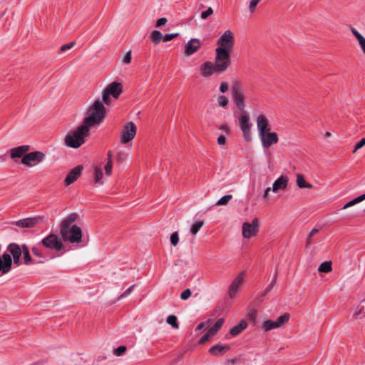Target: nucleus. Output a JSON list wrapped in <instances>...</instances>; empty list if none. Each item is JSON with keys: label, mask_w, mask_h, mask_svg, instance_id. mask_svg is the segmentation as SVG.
I'll return each mask as SVG.
<instances>
[{"label": "nucleus", "mask_w": 365, "mask_h": 365, "mask_svg": "<svg viewBox=\"0 0 365 365\" xmlns=\"http://www.w3.org/2000/svg\"><path fill=\"white\" fill-rule=\"evenodd\" d=\"M126 349L125 346H120L115 349L114 353L116 356H121L125 352Z\"/></svg>", "instance_id": "48"}, {"label": "nucleus", "mask_w": 365, "mask_h": 365, "mask_svg": "<svg viewBox=\"0 0 365 365\" xmlns=\"http://www.w3.org/2000/svg\"><path fill=\"white\" fill-rule=\"evenodd\" d=\"M228 83L227 82H222L220 87V91L221 93H225L228 90Z\"/></svg>", "instance_id": "54"}, {"label": "nucleus", "mask_w": 365, "mask_h": 365, "mask_svg": "<svg viewBox=\"0 0 365 365\" xmlns=\"http://www.w3.org/2000/svg\"><path fill=\"white\" fill-rule=\"evenodd\" d=\"M219 128L224 131L225 133H228L230 132V128L227 124H222L221 125Z\"/></svg>", "instance_id": "59"}, {"label": "nucleus", "mask_w": 365, "mask_h": 365, "mask_svg": "<svg viewBox=\"0 0 365 365\" xmlns=\"http://www.w3.org/2000/svg\"><path fill=\"white\" fill-rule=\"evenodd\" d=\"M217 102L219 106L225 107L228 104L229 100L227 97L225 96H220L217 98Z\"/></svg>", "instance_id": "42"}, {"label": "nucleus", "mask_w": 365, "mask_h": 365, "mask_svg": "<svg viewBox=\"0 0 365 365\" xmlns=\"http://www.w3.org/2000/svg\"><path fill=\"white\" fill-rule=\"evenodd\" d=\"M259 137L261 140L262 145L264 148H267L278 142V136L277 133L270 132V130L259 135Z\"/></svg>", "instance_id": "15"}, {"label": "nucleus", "mask_w": 365, "mask_h": 365, "mask_svg": "<svg viewBox=\"0 0 365 365\" xmlns=\"http://www.w3.org/2000/svg\"><path fill=\"white\" fill-rule=\"evenodd\" d=\"M205 327V323L202 322L200 323L196 328V331L201 330Z\"/></svg>", "instance_id": "62"}, {"label": "nucleus", "mask_w": 365, "mask_h": 365, "mask_svg": "<svg viewBox=\"0 0 365 365\" xmlns=\"http://www.w3.org/2000/svg\"><path fill=\"white\" fill-rule=\"evenodd\" d=\"M74 44H75V42H71V43H69L64 44V45L61 46V51L62 52H65V51L71 49V48H73Z\"/></svg>", "instance_id": "51"}, {"label": "nucleus", "mask_w": 365, "mask_h": 365, "mask_svg": "<svg viewBox=\"0 0 365 365\" xmlns=\"http://www.w3.org/2000/svg\"><path fill=\"white\" fill-rule=\"evenodd\" d=\"M168 324L172 325L174 328H178L177 317L175 315H169L166 319Z\"/></svg>", "instance_id": "39"}, {"label": "nucleus", "mask_w": 365, "mask_h": 365, "mask_svg": "<svg viewBox=\"0 0 365 365\" xmlns=\"http://www.w3.org/2000/svg\"><path fill=\"white\" fill-rule=\"evenodd\" d=\"M272 190L271 187H267L264 194H263V198H267L268 195H269V192H270V190Z\"/></svg>", "instance_id": "61"}, {"label": "nucleus", "mask_w": 365, "mask_h": 365, "mask_svg": "<svg viewBox=\"0 0 365 365\" xmlns=\"http://www.w3.org/2000/svg\"><path fill=\"white\" fill-rule=\"evenodd\" d=\"M7 251L12 255L14 263L19 266L20 264V259L23 252V245L20 247L16 243H10L7 247Z\"/></svg>", "instance_id": "16"}, {"label": "nucleus", "mask_w": 365, "mask_h": 365, "mask_svg": "<svg viewBox=\"0 0 365 365\" xmlns=\"http://www.w3.org/2000/svg\"><path fill=\"white\" fill-rule=\"evenodd\" d=\"M331 264H332L331 261L324 262L319 265L318 271L319 272L328 273L332 269Z\"/></svg>", "instance_id": "33"}, {"label": "nucleus", "mask_w": 365, "mask_h": 365, "mask_svg": "<svg viewBox=\"0 0 365 365\" xmlns=\"http://www.w3.org/2000/svg\"><path fill=\"white\" fill-rule=\"evenodd\" d=\"M232 198V195H226L221 197L215 204L217 206L226 205L229 201Z\"/></svg>", "instance_id": "37"}, {"label": "nucleus", "mask_w": 365, "mask_h": 365, "mask_svg": "<svg viewBox=\"0 0 365 365\" xmlns=\"http://www.w3.org/2000/svg\"><path fill=\"white\" fill-rule=\"evenodd\" d=\"M89 129L90 127L83 123L75 130L70 132L65 136V145L70 148H78L85 143L84 138L89 135Z\"/></svg>", "instance_id": "2"}, {"label": "nucleus", "mask_w": 365, "mask_h": 365, "mask_svg": "<svg viewBox=\"0 0 365 365\" xmlns=\"http://www.w3.org/2000/svg\"><path fill=\"white\" fill-rule=\"evenodd\" d=\"M234 43V34L231 31L227 30L217 40V44L219 46L217 48H222L230 53L232 51Z\"/></svg>", "instance_id": "6"}, {"label": "nucleus", "mask_w": 365, "mask_h": 365, "mask_svg": "<svg viewBox=\"0 0 365 365\" xmlns=\"http://www.w3.org/2000/svg\"><path fill=\"white\" fill-rule=\"evenodd\" d=\"M88 116L85 118L83 123L88 127L100 124L106 115V108L101 101L96 100L87 111Z\"/></svg>", "instance_id": "3"}, {"label": "nucleus", "mask_w": 365, "mask_h": 365, "mask_svg": "<svg viewBox=\"0 0 365 365\" xmlns=\"http://www.w3.org/2000/svg\"><path fill=\"white\" fill-rule=\"evenodd\" d=\"M257 127L259 135H262L263 133H265V132L270 130L269 121L264 115L261 114L258 115L257 118Z\"/></svg>", "instance_id": "21"}, {"label": "nucleus", "mask_w": 365, "mask_h": 365, "mask_svg": "<svg viewBox=\"0 0 365 365\" xmlns=\"http://www.w3.org/2000/svg\"><path fill=\"white\" fill-rule=\"evenodd\" d=\"M41 244L46 248L60 251L63 248V244L55 234H50L41 240Z\"/></svg>", "instance_id": "11"}, {"label": "nucleus", "mask_w": 365, "mask_h": 365, "mask_svg": "<svg viewBox=\"0 0 365 365\" xmlns=\"http://www.w3.org/2000/svg\"><path fill=\"white\" fill-rule=\"evenodd\" d=\"M213 14V9L211 7H209L206 11H203L201 14V18L202 19H206L208 16Z\"/></svg>", "instance_id": "49"}, {"label": "nucleus", "mask_w": 365, "mask_h": 365, "mask_svg": "<svg viewBox=\"0 0 365 365\" xmlns=\"http://www.w3.org/2000/svg\"><path fill=\"white\" fill-rule=\"evenodd\" d=\"M212 336L209 335V332L207 331V333L200 339L199 343L200 344H204L205 341H207L210 337Z\"/></svg>", "instance_id": "56"}, {"label": "nucleus", "mask_w": 365, "mask_h": 365, "mask_svg": "<svg viewBox=\"0 0 365 365\" xmlns=\"http://www.w3.org/2000/svg\"><path fill=\"white\" fill-rule=\"evenodd\" d=\"M170 242H171V244L173 246H177V245L179 242V236H178V232H173L171 235V236H170Z\"/></svg>", "instance_id": "43"}, {"label": "nucleus", "mask_w": 365, "mask_h": 365, "mask_svg": "<svg viewBox=\"0 0 365 365\" xmlns=\"http://www.w3.org/2000/svg\"><path fill=\"white\" fill-rule=\"evenodd\" d=\"M297 185L299 188H312V185L307 182L302 174L297 175Z\"/></svg>", "instance_id": "30"}, {"label": "nucleus", "mask_w": 365, "mask_h": 365, "mask_svg": "<svg viewBox=\"0 0 365 365\" xmlns=\"http://www.w3.org/2000/svg\"><path fill=\"white\" fill-rule=\"evenodd\" d=\"M288 180L287 176L281 175L274 182L272 190L274 192H277L279 190H284L287 187Z\"/></svg>", "instance_id": "23"}, {"label": "nucleus", "mask_w": 365, "mask_h": 365, "mask_svg": "<svg viewBox=\"0 0 365 365\" xmlns=\"http://www.w3.org/2000/svg\"><path fill=\"white\" fill-rule=\"evenodd\" d=\"M319 232V230L318 229H313L310 232L309 234L307 236V240H306V247H309V245L312 243V239L313 237Z\"/></svg>", "instance_id": "38"}, {"label": "nucleus", "mask_w": 365, "mask_h": 365, "mask_svg": "<svg viewBox=\"0 0 365 365\" xmlns=\"http://www.w3.org/2000/svg\"><path fill=\"white\" fill-rule=\"evenodd\" d=\"M204 223L202 221H197L196 222H195L192 227H191V229H190V232L192 235H196L199 230H200V228L203 226Z\"/></svg>", "instance_id": "36"}, {"label": "nucleus", "mask_w": 365, "mask_h": 365, "mask_svg": "<svg viewBox=\"0 0 365 365\" xmlns=\"http://www.w3.org/2000/svg\"><path fill=\"white\" fill-rule=\"evenodd\" d=\"M277 276V272L275 273V274L274 276V279H272V282H271V284H272L273 285H275V284H276Z\"/></svg>", "instance_id": "63"}, {"label": "nucleus", "mask_w": 365, "mask_h": 365, "mask_svg": "<svg viewBox=\"0 0 365 365\" xmlns=\"http://www.w3.org/2000/svg\"><path fill=\"white\" fill-rule=\"evenodd\" d=\"M363 313L365 314V310H364V307H361L358 312H356L354 314V317L355 319H359V318H360V315Z\"/></svg>", "instance_id": "58"}, {"label": "nucleus", "mask_w": 365, "mask_h": 365, "mask_svg": "<svg viewBox=\"0 0 365 365\" xmlns=\"http://www.w3.org/2000/svg\"><path fill=\"white\" fill-rule=\"evenodd\" d=\"M364 200H365V193L354 198V200L348 202L346 204L344 205V206L343 207V209H347L350 207H352V206L355 205L356 204L362 202Z\"/></svg>", "instance_id": "34"}, {"label": "nucleus", "mask_w": 365, "mask_h": 365, "mask_svg": "<svg viewBox=\"0 0 365 365\" xmlns=\"http://www.w3.org/2000/svg\"><path fill=\"white\" fill-rule=\"evenodd\" d=\"M123 86L120 83L113 82L108 84L106 88L103 91L102 98L103 100L106 101V95L111 96L113 98L118 99L120 94L122 93Z\"/></svg>", "instance_id": "13"}, {"label": "nucleus", "mask_w": 365, "mask_h": 365, "mask_svg": "<svg viewBox=\"0 0 365 365\" xmlns=\"http://www.w3.org/2000/svg\"><path fill=\"white\" fill-rule=\"evenodd\" d=\"M13 261L11 254H3L2 258H0V272L3 274L8 273L11 268Z\"/></svg>", "instance_id": "18"}, {"label": "nucleus", "mask_w": 365, "mask_h": 365, "mask_svg": "<svg viewBox=\"0 0 365 365\" xmlns=\"http://www.w3.org/2000/svg\"><path fill=\"white\" fill-rule=\"evenodd\" d=\"M112 156H113L112 152L110 150L108 151V160H112Z\"/></svg>", "instance_id": "64"}, {"label": "nucleus", "mask_w": 365, "mask_h": 365, "mask_svg": "<svg viewBox=\"0 0 365 365\" xmlns=\"http://www.w3.org/2000/svg\"><path fill=\"white\" fill-rule=\"evenodd\" d=\"M136 131L137 128L133 122L126 123L121 131L120 142L123 144H126L131 141L135 138Z\"/></svg>", "instance_id": "9"}, {"label": "nucleus", "mask_w": 365, "mask_h": 365, "mask_svg": "<svg viewBox=\"0 0 365 365\" xmlns=\"http://www.w3.org/2000/svg\"><path fill=\"white\" fill-rule=\"evenodd\" d=\"M43 217L38 216L31 218L19 220L14 222L15 225L21 228H31L36 227L38 224L43 222Z\"/></svg>", "instance_id": "14"}, {"label": "nucleus", "mask_w": 365, "mask_h": 365, "mask_svg": "<svg viewBox=\"0 0 365 365\" xmlns=\"http://www.w3.org/2000/svg\"><path fill=\"white\" fill-rule=\"evenodd\" d=\"M83 168L82 165H78L72 169L65 178V185L68 186L74 182L81 175Z\"/></svg>", "instance_id": "19"}, {"label": "nucleus", "mask_w": 365, "mask_h": 365, "mask_svg": "<svg viewBox=\"0 0 365 365\" xmlns=\"http://www.w3.org/2000/svg\"><path fill=\"white\" fill-rule=\"evenodd\" d=\"M226 143V138L221 135L217 138V143L220 145H225Z\"/></svg>", "instance_id": "57"}, {"label": "nucleus", "mask_w": 365, "mask_h": 365, "mask_svg": "<svg viewBox=\"0 0 365 365\" xmlns=\"http://www.w3.org/2000/svg\"><path fill=\"white\" fill-rule=\"evenodd\" d=\"M260 1L261 0H251L249 5V10L251 13H253L255 11L256 6Z\"/></svg>", "instance_id": "46"}, {"label": "nucleus", "mask_w": 365, "mask_h": 365, "mask_svg": "<svg viewBox=\"0 0 365 365\" xmlns=\"http://www.w3.org/2000/svg\"><path fill=\"white\" fill-rule=\"evenodd\" d=\"M135 284L130 287L128 289H126L120 297L119 299L126 297L128 296L133 291V288L135 287Z\"/></svg>", "instance_id": "52"}, {"label": "nucleus", "mask_w": 365, "mask_h": 365, "mask_svg": "<svg viewBox=\"0 0 365 365\" xmlns=\"http://www.w3.org/2000/svg\"><path fill=\"white\" fill-rule=\"evenodd\" d=\"M257 310L255 309H251L247 312V317H248L249 320L252 322L253 323H255V322L257 319Z\"/></svg>", "instance_id": "41"}, {"label": "nucleus", "mask_w": 365, "mask_h": 365, "mask_svg": "<svg viewBox=\"0 0 365 365\" xmlns=\"http://www.w3.org/2000/svg\"><path fill=\"white\" fill-rule=\"evenodd\" d=\"M106 97H107V98H106V101L103 100V103H104L105 104H106V105H110V103H111V97H112V96H110V95H106Z\"/></svg>", "instance_id": "60"}, {"label": "nucleus", "mask_w": 365, "mask_h": 365, "mask_svg": "<svg viewBox=\"0 0 365 365\" xmlns=\"http://www.w3.org/2000/svg\"><path fill=\"white\" fill-rule=\"evenodd\" d=\"M76 219L77 215L72 213L61 221L60 224V235L64 242H69L72 244L81 242V229L77 225H73Z\"/></svg>", "instance_id": "1"}, {"label": "nucleus", "mask_w": 365, "mask_h": 365, "mask_svg": "<svg viewBox=\"0 0 365 365\" xmlns=\"http://www.w3.org/2000/svg\"><path fill=\"white\" fill-rule=\"evenodd\" d=\"M131 61V52L128 51L125 53L123 57V62L125 63H129Z\"/></svg>", "instance_id": "55"}, {"label": "nucleus", "mask_w": 365, "mask_h": 365, "mask_svg": "<svg viewBox=\"0 0 365 365\" xmlns=\"http://www.w3.org/2000/svg\"><path fill=\"white\" fill-rule=\"evenodd\" d=\"M247 326V324L245 321H241L240 324L235 326L233 328H232L230 331V333L232 336H237L242 331H243L245 329H246Z\"/></svg>", "instance_id": "28"}, {"label": "nucleus", "mask_w": 365, "mask_h": 365, "mask_svg": "<svg viewBox=\"0 0 365 365\" xmlns=\"http://www.w3.org/2000/svg\"><path fill=\"white\" fill-rule=\"evenodd\" d=\"M259 221L255 217L252 222H245L242 226V235L245 239H250L256 236L259 232Z\"/></svg>", "instance_id": "7"}, {"label": "nucleus", "mask_w": 365, "mask_h": 365, "mask_svg": "<svg viewBox=\"0 0 365 365\" xmlns=\"http://www.w3.org/2000/svg\"><path fill=\"white\" fill-rule=\"evenodd\" d=\"M216 57L213 63L215 72H223L230 65V55L222 48H216Z\"/></svg>", "instance_id": "4"}, {"label": "nucleus", "mask_w": 365, "mask_h": 365, "mask_svg": "<svg viewBox=\"0 0 365 365\" xmlns=\"http://www.w3.org/2000/svg\"><path fill=\"white\" fill-rule=\"evenodd\" d=\"M289 319V314H284L277 319L276 321L266 320L262 324V329L268 331L272 329L279 328L284 326Z\"/></svg>", "instance_id": "10"}, {"label": "nucleus", "mask_w": 365, "mask_h": 365, "mask_svg": "<svg viewBox=\"0 0 365 365\" xmlns=\"http://www.w3.org/2000/svg\"><path fill=\"white\" fill-rule=\"evenodd\" d=\"M191 295V291L190 289H185L180 294V299L182 300H187Z\"/></svg>", "instance_id": "47"}, {"label": "nucleus", "mask_w": 365, "mask_h": 365, "mask_svg": "<svg viewBox=\"0 0 365 365\" xmlns=\"http://www.w3.org/2000/svg\"><path fill=\"white\" fill-rule=\"evenodd\" d=\"M230 349V346L229 344H217L212 346L209 349V353L213 356L223 355L227 351H228Z\"/></svg>", "instance_id": "24"}, {"label": "nucleus", "mask_w": 365, "mask_h": 365, "mask_svg": "<svg viewBox=\"0 0 365 365\" xmlns=\"http://www.w3.org/2000/svg\"><path fill=\"white\" fill-rule=\"evenodd\" d=\"M103 178V172L102 170L96 167L95 168V174H94V180L96 183H101V180Z\"/></svg>", "instance_id": "40"}, {"label": "nucleus", "mask_w": 365, "mask_h": 365, "mask_svg": "<svg viewBox=\"0 0 365 365\" xmlns=\"http://www.w3.org/2000/svg\"><path fill=\"white\" fill-rule=\"evenodd\" d=\"M179 36V34L178 33H173V34H165L163 39L165 42H168V41H170L171 40H173V38H175V37L178 36Z\"/></svg>", "instance_id": "44"}, {"label": "nucleus", "mask_w": 365, "mask_h": 365, "mask_svg": "<svg viewBox=\"0 0 365 365\" xmlns=\"http://www.w3.org/2000/svg\"><path fill=\"white\" fill-rule=\"evenodd\" d=\"M112 168H113V161L108 160L107 162L106 165H105V171H106V174L107 175H110L111 174Z\"/></svg>", "instance_id": "45"}, {"label": "nucleus", "mask_w": 365, "mask_h": 365, "mask_svg": "<svg viewBox=\"0 0 365 365\" xmlns=\"http://www.w3.org/2000/svg\"><path fill=\"white\" fill-rule=\"evenodd\" d=\"M30 150V146L28 145H21L14 148L10 150V157L11 159L20 158L27 154L26 153Z\"/></svg>", "instance_id": "22"}, {"label": "nucleus", "mask_w": 365, "mask_h": 365, "mask_svg": "<svg viewBox=\"0 0 365 365\" xmlns=\"http://www.w3.org/2000/svg\"><path fill=\"white\" fill-rule=\"evenodd\" d=\"M22 255L25 264L30 265L37 264V262L31 258L29 247L26 245H23Z\"/></svg>", "instance_id": "26"}, {"label": "nucleus", "mask_w": 365, "mask_h": 365, "mask_svg": "<svg viewBox=\"0 0 365 365\" xmlns=\"http://www.w3.org/2000/svg\"><path fill=\"white\" fill-rule=\"evenodd\" d=\"M245 272H242L239 275L233 280L229 287V296L230 298H234L236 296V293L242 284L244 279Z\"/></svg>", "instance_id": "17"}, {"label": "nucleus", "mask_w": 365, "mask_h": 365, "mask_svg": "<svg viewBox=\"0 0 365 365\" xmlns=\"http://www.w3.org/2000/svg\"><path fill=\"white\" fill-rule=\"evenodd\" d=\"M232 96L237 108L243 110L245 106V96L241 83L238 81H233L232 85Z\"/></svg>", "instance_id": "5"}, {"label": "nucleus", "mask_w": 365, "mask_h": 365, "mask_svg": "<svg viewBox=\"0 0 365 365\" xmlns=\"http://www.w3.org/2000/svg\"><path fill=\"white\" fill-rule=\"evenodd\" d=\"M215 71V66L211 62H205L200 66V73L205 77L210 76Z\"/></svg>", "instance_id": "25"}, {"label": "nucleus", "mask_w": 365, "mask_h": 365, "mask_svg": "<svg viewBox=\"0 0 365 365\" xmlns=\"http://www.w3.org/2000/svg\"><path fill=\"white\" fill-rule=\"evenodd\" d=\"M163 34L160 31L154 30L151 32L150 38L151 41L155 44L157 45L160 43L161 39L163 38Z\"/></svg>", "instance_id": "32"}, {"label": "nucleus", "mask_w": 365, "mask_h": 365, "mask_svg": "<svg viewBox=\"0 0 365 365\" xmlns=\"http://www.w3.org/2000/svg\"><path fill=\"white\" fill-rule=\"evenodd\" d=\"M46 158L45 153L41 151H34L26 154L21 159V163L33 167L40 163H41Z\"/></svg>", "instance_id": "8"}, {"label": "nucleus", "mask_w": 365, "mask_h": 365, "mask_svg": "<svg viewBox=\"0 0 365 365\" xmlns=\"http://www.w3.org/2000/svg\"><path fill=\"white\" fill-rule=\"evenodd\" d=\"M224 322H225L224 319H222V318L219 319L215 323L213 327L208 329L207 331L209 332V335L213 336L217 332V331L222 327V326L224 324Z\"/></svg>", "instance_id": "29"}, {"label": "nucleus", "mask_w": 365, "mask_h": 365, "mask_svg": "<svg viewBox=\"0 0 365 365\" xmlns=\"http://www.w3.org/2000/svg\"><path fill=\"white\" fill-rule=\"evenodd\" d=\"M240 126L243 133V136L247 142L251 140L252 123L250 122V117L246 112H243L240 118Z\"/></svg>", "instance_id": "12"}, {"label": "nucleus", "mask_w": 365, "mask_h": 365, "mask_svg": "<svg viewBox=\"0 0 365 365\" xmlns=\"http://www.w3.org/2000/svg\"><path fill=\"white\" fill-rule=\"evenodd\" d=\"M201 46V43L197 38L190 39L185 46V54L191 56L197 52Z\"/></svg>", "instance_id": "20"}, {"label": "nucleus", "mask_w": 365, "mask_h": 365, "mask_svg": "<svg viewBox=\"0 0 365 365\" xmlns=\"http://www.w3.org/2000/svg\"><path fill=\"white\" fill-rule=\"evenodd\" d=\"M365 145V138H361L359 142L355 145L353 153L356 152L357 150L361 148Z\"/></svg>", "instance_id": "50"}, {"label": "nucleus", "mask_w": 365, "mask_h": 365, "mask_svg": "<svg viewBox=\"0 0 365 365\" xmlns=\"http://www.w3.org/2000/svg\"><path fill=\"white\" fill-rule=\"evenodd\" d=\"M34 255L40 258V260L36 262L37 263H43L48 260L44 253L37 247H34L31 250Z\"/></svg>", "instance_id": "31"}, {"label": "nucleus", "mask_w": 365, "mask_h": 365, "mask_svg": "<svg viewBox=\"0 0 365 365\" xmlns=\"http://www.w3.org/2000/svg\"><path fill=\"white\" fill-rule=\"evenodd\" d=\"M274 285H273L272 284H270L267 288L266 289L262 292L261 293L258 297L257 298V302L258 304L261 303L263 302L264 300V297L272 290V289L273 288Z\"/></svg>", "instance_id": "35"}, {"label": "nucleus", "mask_w": 365, "mask_h": 365, "mask_svg": "<svg viewBox=\"0 0 365 365\" xmlns=\"http://www.w3.org/2000/svg\"><path fill=\"white\" fill-rule=\"evenodd\" d=\"M168 20L165 17H163V18H160L157 22H156V24H155V26L156 27H160L163 25H165L166 23H167Z\"/></svg>", "instance_id": "53"}, {"label": "nucleus", "mask_w": 365, "mask_h": 365, "mask_svg": "<svg viewBox=\"0 0 365 365\" xmlns=\"http://www.w3.org/2000/svg\"><path fill=\"white\" fill-rule=\"evenodd\" d=\"M351 31L357 39L361 50L365 54V38L355 28L351 27Z\"/></svg>", "instance_id": "27"}]
</instances>
